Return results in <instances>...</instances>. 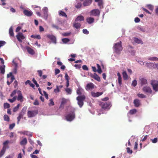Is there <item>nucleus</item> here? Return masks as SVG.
Listing matches in <instances>:
<instances>
[{
	"mask_svg": "<svg viewBox=\"0 0 158 158\" xmlns=\"http://www.w3.org/2000/svg\"><path fill=\"white\" fill-rule=\"evenodd\" d=\"M114 52L117 54H119L122 50L123 48L122 45V43L121 41L115 43L113 47Z\"/></svg>",
	"mask_w": 158,
	"mask_h": 158,
	"instance_id": "1",
	"label": "nucleus"
},
{
	"mask_svg": "<svg viewBox=\"0 0 158 158\" xmlns=\"http://www.w3.org/2000/svg\"><path fill=\"white\" fill-rule=\"evenodd\" d=\"M17 94L18 96L17 97V99L18 101H19L22 102L23 101V97L22 95L21 92L19 90H14L11 93L10 96H13L16 94Z\"/></svg>",
	"mask_w": 158,
	"mask_h": 158,
	"instance_id": "2",
	"label": "nucleus"
},
{
	"mask_svg": "<svg viewBox=\"0 0 158 158\" xmlns=\"http://www.w3.org/2000/svg\"><path fill=\"white\" fill-rule=\"evenodd\" d=\"M86 97L84 94L79 95L76 98L77 101V104L80 108H81L84 105V101Z\"/></svg>",
	"mask_w": 158,
	"mask_h": 158,
	"instance_id": "3",
	"label": "nucleus"
},
{
	"mask_svg": "<svg viewBox=\"0 0 158 158\" xmlns=\"http://www.w3.org/2000/svg\"><path fill=\"white\" fill-rule=\"evenodd\" d=\"M9 143V141L8 140H6L3 143V146L0 152V157H2L5 154L6 148H9V146L7 145Z\"/></svg>",
	"mask_w": 158,
	"mask_h": 158,
	"instance_id": "4",
	"label": "nucleus"
},
{
	"mask_svg": "<svg viewBox=\"0 0 158 158\" xmlns=\"http://www.w3.org/2000/svg\"><path fill=\"white\" fill-rule=\"evenodd\" d=\"M75 118V114L74 112L72 111L68 114L66 116V120L69 121H72Z\"/></svg>",
	"mask_w": 158,
	"mask_h": 158,
	"instance_id": "5",
	"label": "nucleus"
},
{
	"mask_svg": "<svg viewBox=\"0 0 158 158\" xmlns=\"http://www.w3.org/2000/svg\"><path fill=\"white\" fill-rule=\"evenodd\" d=\"M26 109L27 107H24L22 109L21 112L19 114V116L17 118L18 124H19L21 118L23 117V115L25 114Z\"/></svg>",
	"mask_w": 158,
	"mask_h": 158,
	"instance_id": "6",
	"label": "nucleus"
},
{
	"mask_svg": "<svg viewBox=\"0 0 158 158\" xmlns=\"http://www.w3.org/2000/svg\"><path fill=\"white\" fill-rule=\"evenodd\" d=\"M38 114V110H35L32 111H28L27 112V115L28 118H32L35 117Z\"/></svg>",
	"mask_w": 158,
	"mask_h": 158,
	"instance_id": "7",
	"label": "nucleus"
},
{
	"mask_svg": "<svg viewBox=\"0 0 158 158\" xmlns=\"http://www.w3.org/2000/svg\"><path fill=\"white\" fill-rule=\"evenodd\" d=\"M151 84L153 87V90L156 92L158 91V81L152 80Z\"/></svg>",
	"mask_w": 158,
	"mask_h": 158,
	"instance_id": "8",
	"label": "nucleus"
},
{
	"mask_svg": "<svg viewBox=\"0 0 158 158\" xmlns=\"http://www.w3.org/2000/svg\"><path fill=\"white\" fill-rule=\"evenodd\" d=\"M90 15L99 16L100 14V11L98 9H93L90 12Z\"/></svg>",
	"mask_w": 158,
	"mask_h": 158,
	"instance_id": "9",
	"label": "nucleus"
},
{
	"mask_svg": "<svg viewBox=\"0 0 158 158\" xmlns=\"http://www.w3.org/2000/svg\"><path fill=\"white\" fill-rule=\"evenodd\" d=\"M100 106L102 108L106 109L109 108L110 106V104L109 102H100L99 104Z\"/></svg>",
	"mask_w": 158,
	"mask_h": 158,
	"instance_id": "10",
	"label": "nucleus"
},
{
	"mask_svg": "<svg viewBox=\"0 0 158 158\" xmlns=\"http://www.w3.org/2000/svg\"><path fill=\"white\" fill-rule=\"evenodd\" d=\"M16 36L18 40L20 42H22V40L25 39L24 36L23 34L21 32L18 33Z\"/></svg>",
	"mask_w": 158,
	"mask_h": 158,
	"instance_id": "11",
	"label": "nucleus"
},
{
	"mask_svg": "<svg viewBox=\"0 0 158 158\" xmlns=\"http://www.w3.org/2000/svg\"><path fill=\"white\" fill-rule=\"evenodd\" d=\"M142 90L144 92L146 93L151 94L152 92L151 88L149 86H147L144 87L143 88Z\"/></svg>",
	"mask_w": 158,
	"mask_h": 158,
	"instance_id": "12",
	"label": "nucleus"
},
{
	"mask_svg": "<svg viewBox=\"0 0 158 158\" xmlns=\"http://www.w3.org/2000/svg\"><path fill=\"white\" fill-rule=\"evenodd\" d=\"M94 85L93 83L90 82L88 83L86 85L85 89L87 91L90 89H93L94 88Z\"/></svg>",
	"mask_w": 158,
	"mask_h": 158,
	"instance_id": "13",
	"label": "nucleus"
},
{
	"mask_svg": "<svg viewBox=\"0 0 158 158\" xmlns=\"http://www.w3.org/2000/svg\"><path fill=\"white\" fill-rule=\"evenodd\" d=\"M90 76L98 81H101L100 77L95 73L90 74Z\"/></svg>",
	"mask_w": 158,
	"mask_h": 158,
	"instance_id": "14",
	"label": "nucleus"
},
{
	"mask_svg": "<svg viewBox=\"0 0 158 158\" xmlns=\"http://www.w3.org/2000/svg\"><path fill=\"white\" fill-rule=\"evenodd\" d=\"M93 0H85L84 1L83 5L84 6H90L92 3Z\"/></svg>",
	"mask_w": 158,
	"mask_h": 158,
	"instance_id": "15",
	"label": "nucleus"
},
{
	"mask_svg": "<svg viewBox=\"0 0 158 158\" xmlns=\"http://www.w3.org/2000/svg\"><path fill=\"white\" fill-rule=\"evenodd\" d=\"M48 38H49L52 42L55 44L56 43V37L52 35H48L47 36Z\"/></svg>",
	"mask_w": 158,
	"mask_h": 158,
	"instance_id": "16",
	"label": "nucleus"
},
{
	"mask_svg": "<svg viewBox=\"0 0 158 158\" xmlns=\"http://www.w3.org/2000/svg\"><path fill=\"white\" fill-rule=\"evenodd\" d=\"M103 92H98L95 93L93 92H92L91 93L92 96L94 97H99L101 95L103 94Z\"/></svg>",
	"mask_w": 158,
	"mask_h": 158,
	"instance_id": "17",
	"label": "nucleus"
},
{
	"mask_svg": "<svg viewBox=\"0 0 158 158\" xmlns=\"http://www.w3.org/2000/svg\"><path fill=\"white\" fill-rule=\"evenodd\" d=\"M77 93L79 95H81L84 93V90L81 88L79 87L77 90Z\"/></svg>",
	"mask_w": 158,
	"mask_h": 158,
	"instance_id": "18",
	"label": "nucleus"
},
{
	"mask_svg": "<svg viewBox=\"0 0 158 158\" xmlns=\"http://www.w3.org/2000/svg\"><path fill=\"white\" fill-rule=\"evenodd\" d=\"M23 13L25 15L27 16H30L32 15V12L31 11H28L27 10H23Z\"/></svg>",
	"mask_w": 158,
	"mask_h": 158,
	"instance_id": "19",
	"label": "nucleus"
},
{
	"mask_svg": "<svg viewBox=\"0 0 158 158\" xmlns=\"http://www.w3.org/2000/svg\"><path fill=\"white\" fill-rule=\"evenodd\" d=\"M139 81L142 85H146L147 84V80L144 78H140Z\"/></svg>",
	"mask_w": 158,
	"mask_h": 158,
	"instance_id": "20",
	"label": "nucleus"
},
{
	"mask_svg": "<svg viewBox=\"0 0 158 158\" xmlns=\"http://www.w3.org/2000/svg\"><path fill=\"white\" fill-rule=\"evenodd\" d=\"M133 102L135 106L136 107H139L140 104V101L138 99H135Z\"/></svg>",
	"mask_w": 158,
	"mask_h": 158,
	"instance_id": "21",
	"label": "nucleus"
},
{
	"mask_svg": "<svg viewBox=\"0 0 158 158\" xmlns=\"http://www.w3.org/2000/svg\"><path fill=\"white\" fill-rule=\"evenodd\" d=\"M44 11V18L45 19H47L48 16V11L47 10V8L46 7H45L43 9Z\"/></svg>",
	"mask_w": 158,
	"mask_h": 158,
	"instance_id": "22",
	"label": "nucleus"
},
{
	"mask_svg": "<svg viewBox=\"0 0 158 158\" xmlns=\"http://www.w3.org/2000/svg\"><path fill=\"white\" fill-rule=\"evenodd\" d=\"M94 20V19L93 18L91 17L87 18L86 19L87 22L89 24L93 23Z\"/></svg>",
	"mask_w": 158,
	"mask_h": 158,
	"instance_id": "23",
	"label": "nucleus"
},
{
	"mask_svg": "<svg viewBox=\"0 0 158 158\" xmlns=\"http://www.w3.org/2000/svg\"><path fill=\"white\" fill-rule=\"evenodd\" d=\"M26 49L28 52L30 54L33 55L35 53V52L33 50L29 47L27 48Z\"/></svg>",
	"mask_w": 158,
	"mask_h": 158,
	"instance_id": "24",
	"label": "nucleus"
},
{
	"mask_svg": "<svg viewBox=\"0 0 158 158\" xmlns=\"http://www.w3.org/2000/svg\"><path fill=\"white\" fill-rule=\"evenodd\" d=\"M155 65L151 63H147L146 64V66L150 69H152V67L155 68Z\"/></svg>",
	"mask_w": 158,
	"mask_h": 158,
	"instance_id": "25",
	"label": "nucleus"
},
{
	"mask_svg": "<svg viewBox=\"0 0 158 158\" xmlns=\"http://www.w3.org/2000/svg\"><path fill=\"white\" fill-rule=\"evenodd\" d=\"M84 20V17L82 15L78 16L75 19V21H81Z\"/></svg>",
	"mask_w": 158,
	"mask_h": 158,
	"instance_id": "26",
	"label": "nucleus"
},
{
	"mask_svg": "<svg viewBox=\"0 0 158 158\" xmlns=\"http://www.w3.org/2000/svg\"><path fill=\"white\" fill-rule=\"evenodd\" d=\"M81 26V24L79 23H75L73 24V27L76 28V29H78L80 28Z\"/></svg>",
	"mask_w": 158,
	"mask_h": 158,
	"instance_id": "27",
	"label": "nucleus"
},
{
	"mask_svg": "<svg viewBox=\"0 0 158 158\" xmlns=\"http://www.w3.org/2000/svg\"><path fill=\"white\" fill-rule=\"evenodd\" d=\"M134 41L135 43L138 44H143V42L141 40L137 38H134Z\"/></svg>",
	"mask_w": 158,
	"mask_h": 158,
	"instance_id": "28",
	"label": "nucleus"
},
{
	"mask_svg": "<svg viewBox=\"0 0 158 158\" xmlns=\"http://www.w3.org/2000/svg\"><path fill=\"white\" fill-rule=\"evenodd\" d=\"M27 143V140L26 138H24L20 142V144L23 145H26Z\"/></svg>",
	"mask_w": 158,
	"mask_h": 158,
	"instance_id": "29",
	"label": "nucleus"
},
{
	"mask_svg": "<svg viewBox=\"0 0 158 158\" xmlns=\"http://www.w3.org/2000/svg\"><path fill=\"white\" fill-rule=\"evenodd\" d=\"M25 84L26 85H27V84H29L30 85L31 87H32L33 88H34V87H35V85L34 84H33L31 82V81L29 80H27L25 82Z\"/></svg>",
	"mask_w": 158,
	"mask_h": 158,
	"instance_id": "30",
	"label": "nucleus"
},
{
	"mask_svg": "<svg viewBox=\"0 0 158 158\" xmlns=\"http://www.w3.org/2000/svg\"><path fill=\"white\" fill-rule=\"evenodd\" d=\"M31 37L32 38H33L34 39H38L39 40L41 39L40 36L39 35H31Z\"/></svg>",
	"mask_w": 158,
	"mask_h": 158,
	"instance_id": "31",
	"label": "nucleus"
},
{
	"mask_svg": "<svg viewBox=\"0 0 158 158\" xmlns=\"http://www.w3.org/2000/svg\"><path fill=\"white\" fill-rule=\"evenodd\" d=\"M9 34L11 36H14V32L13 31V27H11L10 28L9 30Z\"/></svg>",
	"mask_w": 158,
	"mask_h": 158,
	"instance_id": "32",
	"label": "nucleus"
},
{
	"mask_svg": "<svg viewBox=\"0 0 158 158\" xmlns=\"http://www.w3.org/2000/svg\"><path fill=\"white\" fill-rule=\"evenodd\" d=\"M5 66L4 65L0 66V70L1 71V73L2 74H4L5 73Z\"/></svg>",
	"mask_w": 158,
	"mask_h": 158,
	"instance_id": "33",
	"label": "nucleus"
},
{
	"mask_svg": "<svg viewBox=\"0 0 158 158\" xmlns=\"http://www.w3.org/2000/svg\"><path fill=\"white\" fill-rule=\"evenodd\" d=\"M137 112V111L135 109H133L131 110H130L129 113L130 114L132 115L135 114Z\"/></svg>",
	"mask_w": 158,
	"mask_h": 158,
	"instance_id": "34",
	"label": "nucleus"
},
{
	"mask_svg": "<svg viewBox=\"0 0 158 158\" xmlns=\"http://www.w3.org/2000/svg\"><path fill=\"white\" fill-rule=\"evenodd\" d=\"M122 74L124 80H127L128 78V75L126 71L123 72Z\"/></svg>",
	"mask_w": 158,
	"mask_h": 158,
	"instance_id": "35",
	"label": "nucleus"
},
{
	"mask_svg": "<svg viewBox=\"0 0 158 158\" xmlns=\"http://www.w3.org/2000/svg\"><path fill=\"white\" fill-rule=\"evenodd\" d=\"M61 106L64 105L68 101V100L64 98H62L61 99Z\"/></svg>",
	"mask_w": 158,
	"mask_h": 158,
	"instance_id": "36",
	"label": "nucleus"
},
{
	"mask_svg": "<svg viewBox=\"0 0 158 158\" xmlns=\"http://www.w3.org/2000/svg\"><path fill=\"white\" fill-rule=\"evenodd\" d=\"M97 65L98 68L97 72L99 74L101 73L102 71L100 65L98 64H97Z\"/></svg>",
	"mask_w": 158,
	"mask_h": 158,
	"instance_id": "37",
	"label": "nucleus"
},
{
	"mask_svg": "<svg viewBox=\"0 0 158 158\" xmlns=\"http://www.w3.org/2000/svg\"><path fill=\"white\" fill-rule=\"evenodd\" d=\"M148 59L151 61H158V58L156 57H149Z\"/></svg>",
	"mask_w": 158,
	"mask_h": 158,
	"instance_id": "38",
	"label": "nucleus"
},
{
	"mask_svg": "<svg viewBox=\"0 0 158 158\" xmlns=\"http://www.w3.org/2000/svg\"><path fill=\"white\" fill-rule=\"evenodd\" d=\"M59 15L65 17H67V15H66V14L64 12L62 11H60Z\"/></svg>",
	"mask_w": 158,
	"mask_h": 158,
	"instance_id": "39",
	"label": "nucleus"
},
{
	"mask_svg": "<svg viewBox=\"0 0 158 158\" xmlns=\"http://www.w3.org/2000/svg\"><path fill=\"white\" fill-rule=\"evenodd\" d=\"M4 119L5 121L9 122L10 121V118L6 114H5L4 116Z\"/></svg>",
	"mask_w": 158,
	"mask_h": 158,
	"instance_id": "40",
	"label": "nucleus"
},
{
	"mask_svg": "<svg viewBox=\"0 0 158 158\" xmlns=\"http://www.w3.org/2000/svg\"><path fill=\"white\" fill-rule=\"evenodd\" d=\"M50 102L48 103V105L49 106H52L54 105V103L53 102V100L52 99H51L49 100Z\"/></svg>",
	"mask_w": 158,
	"mask_h": 158,
	"instance_id": "41",
	"label": "nucleus"
},
{
	"mask_svg": "<svg viewBox=\"0 0 158 158\" xmlns=\"http://www.w3.org/2000/svg\"><path fill=\"white\" fill-rule=\"evenodd\" d=\"M23 134L24 135H26L30 137H32V134L28 131H24L23 132Z\"/></svg>",
	"mask_w": 158,
	"mask_h": 158,
	"instance_id": "42",
	"label": "nucleus"
},
{
	"mask_svg": "<svg viewBox=\"0 0 158 158\" xmlns=\"http://www.w3.org/2000/svg\"><path fill=\"white\" fill-rule=\"evenodd\" d=\"M16 96L14 97L12 99H9L8 101L11 103H12L15 102L16 99Z\"/></svg>",
	"mask_w": 158,
	"mask_h": 158,
	"instance_id": "43",
	"label": "nucleus"
},
{
	"mask_svg": "<svg viewBox=\"0 0 158 158\" xmlns=\"http://www.w3.org/2000/svg\"><path fill=\"white\" fill-rule=\"evenodd\" d=\"M137 96L140 98H146V96L143 94H138Z\"/></svg>",
	"mask_w": 158,
	"mask_h": 158,
	"instance_id": "44",
	"label": "nucleus"
},
{
	"mask_svg": "<svg viewBox=\"0 0 158 158\" xmlns=\"http://www.w3.org/2000/svg\"><path fill=\"white\" fill-rule=\"evenodd\" d=\"M10 107V104L7 103H5L4 104V107L5 109L8 108Z\"/></svg>",
	"mask_w": 158,
	"mask_h": 158,
	"instance_id": "45",
	"label": "nucleus"
},
{
	"mask_svg": "<svg viewBox=\"0 0 158 158\" xmlns=\"http://www.w3.org/2000/svg\"><path fill=\"white\" fill-rule=\"evenodd\" d=\"M62 40L64 43H66L69 42L70 40L68 38H64L62 39Z\"/></svg>",
	"mask_w": 158,
	"mask_h": 158,
	"instance_id": "46",
	"label": "nucleus"
},
{
	"mask_svg": "<svg viewBox=\"0 0 158 158\" xmlns=\"http://www.w3.org/2000/svg\"><path fill=\"white\" fill-rule=\"evenodd\" d=\"M6 43V42L4 41H0V48L5 45Z\"/></svg>",
	"mask_w": 158,
	"mask_h": 158,
	"instance_id": "47",
	"label": "nucleus"
},
{
	"mask_svg": "<svg viewBox=\"0 0 158 158\" xmlns=\"http://www.w3.org/2000/svg\"><path fill=\"white\" fill-rule=\"evenodd\" d=\"M19 104H18L17 106L15 107L13 110V111L15 112L17 111V110L19 108Z\"/></svg>",
	"mask_w": 158,
	"mask_h": 158,
	"instance_id": "48",
	"label": "nucleus"
},
{
	"mask_svg": "<svg viewBox=\"0 0 158 158\" xmlns=\"http://www.w3.org/2000/svg\"><path fill=\"white\" fill-rule=\"evenodd\" d=\"M98 5L101 8V6L103 5V0H101L99 2H98Z\"/></svg>",
	"mask_w": 158,
	"mask_h": 158,
	"instance_id": "49",
	"label": "nucleus"
},
{
	"mask_svg": "<svg viewBox=\"0 0 158 158\" xmlns=\"http://www.w3.org/2000/svg\"><path fill=\"white\" fill-rule=\"evenodd\" d=\"M81 3H78L76 5L75 7L77 9L80 8L81 6Z\"/></svg>",
	"mask_w": 158,
	"mask_h": 158,
	"instance_id": "50",
	"label": "nucleus"
},
{
	"mask_svg": "<svg viewBox=\"0 0 158 158\" xmlns=\"http://www.w3.org/2000/svg\"><path fill=\"white\" fill-rule=\"evenodd\" d=\"M65 91L68 94H70L71 93L72 90L69 88H67L65 89Z\"/></svg>",
	"mask_w": 158,
	"mask_h": 158,
	"instance_id": "51",
	"label": "nucleus"
},
{
	"mask_svg": "<svg viewBox=\"0 0 158 158\" xmlns=\"http://www.w3.org/2000/svg\"><path fill=\"white\" fill-rule=\"evenodd\" d=\"M127 151L128 153L131 154L132 153V150L130 149L129 148H127Z\"/></svg>",
	"mask_w": 158,
	"mask_h": 158,
	"instance_id": "52",
	"label": "nucleus"
},
{
	"mask_svg": "<svg viewBox=\"0 0 158 158\" xmlns=\"http://www.w3.org/2000/svg\"><path fill=\"white\" fill-rule=\"evenodd\" d=\"M137 85V81L135 80H134L132 82V85L133 86H135Z\"/></svg>",
	"mask_w": 158,
	"mask_h": 158,
	"instance_id": "53",
	"label": "nucleus"
},
{
	"mask_svg": "<svg viewBox=\"0 0 158 158\" xmlns=\"http://www.w3.org/2000/svg\"><path fill=\"white\" fill-rule=\"evenodd\" d=\"M147 7L148 8L151 10H152L153 9V7L151 5H147Z\"/></svg>",
	"mask_w": 158,
	"mask_h": 158,
	"instance_id": "54",
	"label": "nucleus"
},
{
	"mask_svg": "<svg viewBox=\"0 0 158 158\" xmlns=\"http://www.w3.org/2000/svg\"><path fill=\"white\" fill-rule=\"evenodd\" d=\"M82 31L83 33L84 34H88L89 33V31L86 29H84Z\"/></svg>",
	"mask_w": 158,
	"mask_h": 158,
	"instance_id": "55",
	"label": "nucleus"
},
{
	"mask_svg": "<svg viewBox=\"0 0 158 158\" xmlns=\"http://www.w3.org/2000/svg\"><path fill=\"white\" fill-rule=\"evenodd\" d=\"M15 124L14 123L10 124L9 126V129H12L15 126Z\"/></svg>",
	"mask_w": 158,
	"mask_h": 158,
	"instance_id": "56",
	"label": "nucleus"
},
{
	"mask_svg": "<svg viewBox=\"0 0 158 158\" xmlns=\"http://www.w3.org/2000/svg\"><path fill=\"white\" fill-rule=\"evenodd\" d=\"M152 142L154 143H156L157 142V138H155L153 139H151Z\"/></svg>",
	"mask_w": 158,
	"mask_h": 158,
	"instance_id": "57",
	"label": "nucleus"
},
{
	"mask_svg": "<svg viewBox=\"0 0 158 158\" xmlns=\"http://www.w3.org/2000/svg\"><path fill=\"white\" fill-rule=\"evenodd\" d=\"M82 69L83 70H89V69L87 67L86 65H84L82 66Z\"/></svg>",
	"mask_w": 158,
	"mask_h": 158,
	"instance_id": "58",
	"label": "nucleus"
},
{
	"mask_svg": "<svg viewBox=\"0 0 158 158\" xmlns=\"http://www.w3.org/2000/svg\"><path fill=\"white\" fill-rule=\"evenodd\" d=\"M33 104L35 105H39V101L37 100H35L33 103Z\"/></svg>",
	"mask_w": 158,
	"mask_h": 158,
	"instance_id": "59",
	"label": "nucleus"
},
{
	"mask_svg": "<svg viewBox=\"0 0 158 158\" xmlns=\"http://www.w3.org/2000/svg\"><path fill=\"white\" fill-rule=\"evenodd\" d=\"M60 72V70L58 69H55V74L57 75L59 74Z\"/></svg>",
	"mask_w": 158,
	"mask_h": 158,
	"instance_id": "60",
	"label": "nucleus"
},
{
	"mask_svg": "<svg viewBox=\"0 0 158 158\" xmlns=\"http://www.w3.org/2000/svg\"><path fill=\"white\" fill-rule=\"evenodd\" d=\"M118 81L119 85H121L122 84V77H118Z\"/></svg>",
	"mask_w": 158,
	"mask_h": 158,
	"instance_id": "61",
	"label": "nucleus"
},
{
	"mask_svg": "<svg viewBox=\"0 0 158 158\" xmlns=\"http://www.w3.org/2000/svg\"><path fill=\"white\" fill-rule=\"evenodd\" d=\"M43 93L46 98L48 99V94L46 93V92L45 91H43Z\"/></svg>",
	"mask_w": 158,
	"mask_h": 158,
	"instance_id": "62",
	"label": "nucleus"
},
{
	"mask_svg": "<svg viewBox=\"0 0 158 158\" xmlns=\"http://www.w3.org/2000/svg\"><path fill=\"white\" fill-rule=\"evenodd\" d=\"M37 72L38 73L39 76L40 77L42 76V74H43V72H42V71H41V70H38L37 71Z\"/></svg>",
	"mask_w": 158,
	"mask_h": 158,
	"instance_id": "63",
	"label": "nucleus"
},
{
	"mask_svg": "<svg viewBox=\"0 0 158 158\" xmlns=\"http://www.w3.org/2000/svg\"><path fill=\"white\" fill-rule=\"evenodd\" d=\"M138 29L142 31H144V29L143 27H138Z\"/></svg>",
	"mask_w": 158,
	"mask_h": 158,
	"instance_id": "64",
	"label": "nucleus"
}]
</instances>
